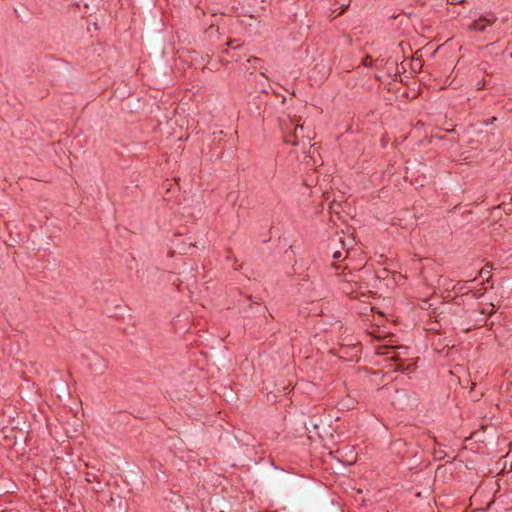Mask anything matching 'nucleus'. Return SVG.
<instances>
[{
    "instance_id": "obj_1",
    "label": "nucleus",
    "mask_w": 512,
    "mask_h": 512,
    "mask_svg": "<svg viewBox=\"0 0 512 512\" xmlns=\"http://www.w3.org/2000/svg\"><path fill=\"white\" fill-rule=\"evenodd\" d=\"M304 130L303 125L290 123L289 126L283 128L284 142L293 146L301 145L304 152H306L307 147H312L313 133L309 131L307 134H304Z\"/></svg>"
},
{
    "instance_id": "obj_2",
    "label": "nucleus",
    "mask_w": 512,
    "mask_h": 512,
    "mask_svg": "<svg viewBox=\"0 0 512 512\" xmlns=\"http://www.w3.org/2000/svg\"><path fill=\"white\" fill-rule=\"evenodd\" d=\"M226 45L228 46L227 49L223 50L224 53L228 54L231 56V58L235 61V62H239L240 61V58H239V55L236 53V50H238L239 48H241V44H237L235 45V41L234 40H228L226 42Z\"/></svg>"
},
{
    "instance_id": "obj_3",
    "label": "nucleus",
    "mask_w": 512,
    "mask_h": 512,
    "mask_svg": "<svg viewBox=\"0 0 512 512\" xmlns=\"http://www.w3.org/2000/svg\"><path fill=\"white\" fill-rule=\"evenodd\" d=\"M491 22H492L491 19L480 17L479 19L475 20L472 23L470 28L472 30H474L475 32H482L483 30L486 29L487 26H489L491 24Z\"/></svg>"
},
{
    "instance_id": "obj_4",
    "label": "nucleus",
    "mask_w": 512,
    "mask_h": 512,
    "mask_svg": "<svg viewBox=\"0 0 512 512\" xmlns=\"http://www.w3.org/2000/svg\"><path fill=\"white\" fill-rule=\"evenodd\" d=\"M492 269H493V266L491 264H486L479 271L480 278H482L483 280L488 281L489 278H490V273H491Z\"/></svg>"
},
{
    "instance_id": "obj_5",
    "label": "nucleus",
    "mask_w": 512,
    "mask_h": 512,
    "mask_svg": "<svg viewBox=\"0 0 512 512\" xmlns=\"http://www.w3.org/2000/svg\"><path fill=\"white\" fill-rule=\"evenodd\" d=\"M362 64L366 67H370L372 65V58L370 56H366L362 59Z\"/></svg>"
},
{
    "instance_id": "obj_6",
    "label": "nucleus",
    "mask_w": 512,
    "mask_h": 512,
    "mask_svg": "<svg viewBox=\"0 0 512 512\" xmlns=\"http://www.w3.org/2000/svg\"><path fill=\"white\" fill-rule=\"evenodd\" d=\"M341 257H342V252H340V251H335V252L333 253V258H334L335 260H339Z\"/></svg>"
},
{
    "instance_id": "obj_7",
    "label": "nucleus",
    "mask_w": 512,
    "mask_h": 512,
    "mask_svg": "<svg viewBox=\"0 0 512 512\" xmlns=\"http://www.w3.org/2000/svg\"><path fill=\"white\" fill-rule=\"evenodd\" d=\"M464 0H451V4H461Z\"/></svg>"
},
{
    "instance_id": "obj_8",
    "label": "nucleus",
    "mask_w": 512,
    "mask_h": 512,
    "mask_svg": "<svg viewBox=\"0 0 512 512\" xmlns=\"http://www.w3.org/2000/svg\"><path fill=\"white\" fill-rule=\"evenodd\" d=\"M497 120L496 117H492L487 124H493Z\"/></svg>"
},
{
    "instance_id": "obj_9",
    "label": "nucleus",
    "mask_w": 512,
    "mask_h": 512,
    "mask_svg": "<svg viewBox=\"0 0 512 512\" xmlns=\"http://www.w3.org/2000/svg\"><path fill=\"white\" fill-rule=\"evenodd\" d=\"M252 59L255 60V61L259 60V58H257V57H252ZM250 61H251V58L247 59V62H250Z\"/></svg>"
},
{
    "instance_id": "obj_10",
    "label": "nucleus",
    "mask_w": 512,
    "mask_h": 512,
    "mask_svg": "<svg viewBox=\"0 0 512 512\" xmlns=\"http://www.w3.org/2000/svg\"><path fill=\"white\" fill-rule=\"evenodd\" d=\"M93 25L95 30L99 29L96 23H93Z\"/></svg>"
}]
</instances>
